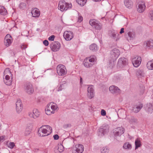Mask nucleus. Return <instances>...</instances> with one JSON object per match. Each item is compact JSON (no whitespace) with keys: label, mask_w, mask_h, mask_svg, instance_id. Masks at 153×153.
<instances>
[{"label":"nucleus","mask_w":153,"mask_h":153,"mask_svg":"<svg viewBox=\"0 0 153 153\" xmlns=\"http://www.w3.org/2000/svg\"><path fill=\"white\" fill-rule=\"evenodd\" d=\"M52 131L51 127L48 125H43L39 129L38 133L39 136L44 137L49 135Z\"/></svg>","instance_id":"1"},{"label":"nucleus","mask_w":153,"mask_h":153,"mask_svg":"<svg viewBox=\"0 0 153 153\" xmlns=\"http://www.w3.org/2000/svg\"><path fill=\"white\" fill-rule=\"evenodd\" d=\"M96 60V56H92L85 59L83 62L84 66L87 68L91 67L94 64V62Z\"/></svg>","instance_id":"2"},{"label":"nucleus","mask_w":153,"mask_h":153,"mask_svg":"<svg viewBox=\"0 0 153 153\" xmlns=\"http://www.w3.org/2000/svg\"><path fill=\"white\" fill-rule=\"evenodd\" d=\"M72 6L71 4H69L65 1H59L58 8L61 11L66 10L68 8H71Z\"/></svg>","instance_id":"3"},{"label":"nucleus","mask_w":153,"mask_h":153,"mask_svg":"<svg viewBox=\"0 0 153 153\" xmlns=\"http://www.w3.org/2000/svg\"><path fill=\"white\" fill-rule=\"evenodd\" d=\"M56 71L57 74L61 76L65 75L67 71L65 67L62 64H59L57 65Z\"/></svg>","instance_id":"4"},{"label":"nucleus","mask_w":153,"mask_h":153,"mask_svg":"<svg viewBox=\"0 0 153 153\" xmlns=\"http://www.w3.org/2000/svg\"><path fill=\"white\" fill-rule=\"evenodd\" d=\"M24 89L26 92L29 94H32L34 91L32 85L29 82H26L25 84Z\"/></svg>","instance_id":"5"},{"label":"nucleus","mask_w":153,"mask_h":153,"mask_svg":"<svg viewBox=\"0 0 153 153\" xmlns=\"http://www.w3.org/2000/svg\"><path fill=\"white\" fill-rule=\"evenodd\" d=\"M89 23L91 26L94 27L96 29L100 30L102 28V25L97 20L95 19H90Z\"/></svg>","instance_id":"6"},{"label":"nucleus","mask_w":153,"mask_h":153,"mask_svg":"<svg viewBox=\"0 0 153 153\" xmlns=\"http://www.w3.org/2000/svg\"><path fill=\"white\" fill-rule=\"evenodd\" d=\"M109 127L108 125L101 127L98 129V136H103L105 134L108 132Z\"/></svg>","instance_id":"7"},{"label":"nucleus","mask_w":153,"mask_h":153,"mask_svg":"<svg viewBox=\"0 0 153 153\" xmlns=\"http://www.w3.org/2000/svg\"><path fill=\"white\" fill-rule=\"evenodd\" d=\"M84 150V147L81 144H76L72 151V153H82Z\"/></svg>","instance_id":"8"},{"label":"nucleus","mask_w":153,"mask_h":153,"mask_svg":"<svg viewBox=\"0 0 153 153\" xmlns=\"http://www.w3.org/2000/svg\"><path fill=\"white\" fill-rule=\"evenodd\" d=\"M120 55L119 50L116 48H114L111 51L110 58L113 60H116Z\"/></svg>","instance_id":"9"},{"label":"nucleus","mask_w":153,"mask_h":153,"mask_svg":"<svg viewBox=\"0 0 153 153\" xmlns=\"http://www.w3.org/2000/svg\"><path fill=\"white\" fill-rule=\"evenodd\" d=\"M64 39L67 41H70L73 38V34L71 31H66L63 33Z\"/></svg>","instance_id":"10"},{"label":"nucleus","mask_w":153,"mask_h":153,"mask_svg":"<svg viewBox=\"0 0 153 153\" xmlns=\"http://www.w3.org/2000/svg\"><path fill=\"white\" fill-rule=\"evenodd\" d=\"M51 50L54 52L58 51L60 48V44L59 42H55L50 45Z\"/></svg>","instance_id":"11"},{"label":"nucleus","mask_w":153,"mask_h":153,"mask_svg":"<svg viewBox=\"0 0 153 153\" xmlns=\"http://www.w3.org/2000/svg\"><path fill=\"white\" fill-rule=\"evenodd\" d=\"M128 64V60L125 57H121L118 60L117 65L118 66L122 68Z\"/></svg>","instance_id":"12"},{"label":"nucleus","mask_w":153,"mask_h":153,"mask_svg":"<svg viewBox=\"0 0 153 153\" xmlns=\"http://www.w3.org/2000/svg\"><path fill=\"white\" fill-rule=\"evenodd\" d=\"M12 42V38L9 34H7L4 39V44L7 47H8L10 45Z\"/></svg>","instance_id":"13"},{"label":"nucleus","mask_w":153,"mask_h":153,"mask_svg":"<svg viewBox=\"0 0 153 153\" xmlns=\"http://www.w3.org/2000/svg\"><path fill=\"white\" fill-rule=\"evenodd\" d=\"M40 114V112L36 109H34L32 112H30L29 113V116L30 117L35 119L39 117Z\"/></svg>","instance_id":"14"},{"label":"nucleus","mask_w":153,"mask_h":153,"mask_svg":"<svg viewBox=\"0 0 153 153\" xmlns=\"http://www.w3.org/2000/svg\"><path fill=\"white\" fill-rule=\"evenodd\" d=\"M132 61L134 66L135 67H137L141 64V58L140 57H138L137 58L134 57L132 59Z\"/></svg>","instance_id":"15"},{"label":"nucleus","mask_w":153,"mask_h":153,"mask_svg":"<svg viewBox=\"0 0 153 153\" xmlns=\"http://www.w3.org/2000/svg\"><path fill=\"white\" fill-rule=\"evenodd\" d=\"M109 90L112 94H120V90L117 86L114 85H112L109 88Z\"/></svg>","instance_id":"16"},{"label":"nucleus","mask_w":153,"mask_h":153,"mask_svg":"<svg viewBox=\"0 0 153 153\" xmlns=\"http://www.w3.org/2000/svg\"><path fill=\"white\" fill-rule=\"evenodd\" d=\"M87 96L90 99L93 98L94 96V90L92 86L89 85L88 88Z\"/></svg>","instance_id":"17"},{"label":"nucleus","mask_w":153,"mask_h":153,"mask_svg":"<svg viewBox=\"0 0 153 153\" xmlns=\"http://www.w3.org/2000/svg\"><path fill=\"white\" fill-rule=\"evenodd\" d=\"M124 131L125 129L123 128L122 127H118L116 128L114 134L116 136H120L124 133Z\"/></svg>","instance_id":"18"},{"label":"nucleus","mask_w":153,"mask_h":153,"mask_svg":"<svg viewBox=\"0 0 153 153\" xmlns=\"http://www.w3.org/2000/svg\"><path fill=\"white\" fill-rule=\"evenodd\" d=\"M138 7L137 9L138 11L140 13H143L146 9L145 3L143 2H140L138 5Z\"/></svg>","instance_id":"19"},{"label":"nucleus","mask_w":153,"mask_h":153,"mask_svg":"<svg viewBox=\"0 0 153 153\" xmlns=\"http://www.w3.org/2000/svg\"><path fill=\"white\" fill-rule=\"evenodd\" d=\"M4 82L6 85H11L12 78H10L9 75H7L5 76V78H4Z\"/></svg>","instance_id":"20"},{"label":"nucleus","mask_w":153,"mask_h":153,"mask_svg":"<svg viewBox=\"0 0 153 153\" xmlns=\"http://www.w3.org/2000/svg\"><path fill=\"white\" fill-rule=\"evenodd\" d=\"M143 104L141 103H140L139 104L136 105L133 108V110L134 112L137 113L143 108Z\"/></svg>","instance_id":"21"},{"label":"nucleus","mask_w":153,"mask_h":153,"mask_svg":"<svg viewBox=\"0 0 153 153\" xmlns=\"http://www.w3.org/2000/svg\"><path fill=\"white\" fill-rule=\"evenodd\" d=\"M124 3L125 6L129 9L131 8L133 5V2L131 0H124Z\"/></svg>","instance_id":"22"},{"label":"nucleus","mask_w":153,"mask_h":153,"mask_svg":"<svg viewBox=\"0 0 153 153\" xmlns=\"http://www.w3.org/2000/svg\"><path fill=\"white\" fill-rule=\"evenodd\" d=\"M126 119L131 124H134L137 123V119L132 117H128L127 116L126 118Z\"/></svg>","instance_id":"23"},{"label":"nucleus","mask_w":153,"mask_h":153,"mask_svg":"<svg viewBox=\"0 0 153 153\" xmlns=\"http://www.w3.org/2000/svg\"><path fill=\"white\" fill-rule=\"evenodd\" d=\"M31 13L33 17H38L40 15V12L38 9L36 8L33 10L31 12Z\"/></svg>","instance_id":"24"},{"label":"nucleus","mask_w":153,"mask_h":153,"mask_svg":"<svg viewBox=\"0 0 153 153\" xmlns=\"http://www.w3.org/2000/svg\"><path fill=\"white\" fill-rule=\"evenodd\" d=\"M146 109L148 112L151 113L153 110V105L151 103L147 104Z\"/></svg>","instance_id":"25"},{"label":"nucleus","mask_w":153,"mask_h":153,"mask_svg":"<svg viewBox=\"0 0 153 153\" xmlns=\"http://www.w3.org/2000/svg\"><path fill=\"white\" fill-rule=\"evenodd\" d=\"M89 48L91 51L95 52L98 50V47L95 44L93 43L89 46Z\"/></svg>","instance_id":"26"},{"label":"nucleus","mask_w":153,"mask_h":153,"mask_svg":"<svg viewBox=\"0 0 153 153\" xmlns=\"http://www.w3.org/2000/svg\"><path fill=\"white\" fill-rule=\"evenodd\" d=\"M45 111L46 114L48 115H50L51 114H53L55 112L54 111L51 110L50 107L48 105L46 108L45 109Z\"/></svg>","instance_id":"27"},{"label":"nucleus","mask_w":153,"mask_h":153,"mask_svg":"<svg viewBox=\"0 0 153 153\" xmlns=\"http://www.w3.org/2000/svg\"><path fill=\"white\" fill-rule=\"evenodd\" d=\"M146 66L149 70H153V59L148 62Z\"/></svg>","instance_id":"28"},{"label":"nucleus","mask_w":153,"mask_h":153,"mask_svg":"<svg viewBox=\"0 0 153 153\" xmlns=\"http://www.w3.org/2000/svg\"><path fill=\"white\" fill-rule=\"evenodd\" d=\"M135 149H136L141 146V144L140 139L139 138H137L135 141Z\"/></svg>","instance_id":"29"},{"label":"nucleus","mask_w":153,"mask_h":153,"mask_svg":"<svg viewBox=\"0 0 153 153\" xmlns=\"http://www.w3.org/2000/svg\"><path fill=\"white\" fill-rule=\"evenodd\" d=\"M128 36L130 38V40L133 39L135 37V34L133 31H130L127 33Z\"/></svg>","instance_id":"30"},{"label":"nucleus","mask_w":153,"mask_h":153,"mask_svg":"<svg viewBox=\"0 0 153 153\" xmlns=\"http://www.w3.org/2000/svg\"><path fill=\"white\" fill-rule=\"evenodd\" d=\"M146 45L147 47L149 48H153V40L150 39L148 41L146 42Z\"/></svg>","instance_id":"31"},{"label":"nucleus","mask_w":153,"mask_h":153,"mask_svg":"<svg viewBox=\"0 0 153 153\" xmlns=\"http://www.w3.org/2000/svg\"><path fill=\"white\" fill-rule=\"evenodd\" d=\"M53 102H51L50 104H48V105L50 107L51 110L53 111H54L57 109L58 107L56 105V104L55 105H53Z\"/></svg>","instance_id":"32"},{"label":"nucleus","mask_w":153,"mask_h":153,"mask_svg":"<svg viewBox=\"0 0 153 153\" xmlns=\"http://www.w3.org/2000/svg\"><path fill=\"white\" fill-rule=\"evenodd\" d=\"M87 0H76L78 4L81 6H84L86 4Z\"/></svg>","instance_id":"33"},{"label":"nucleus","mask_w":153,"mask_h":153,"mask_svg":"<svg viewBox=\"0 0 153 153\" xmlns=\"http://www.w3.org/2000/svg\"><path fill=\"white\" fill-rule=\"evenodd\" d=\"M132 146L129 143H126L123 145V148L124 149H130L131 148Z\"/></svg>","instance_id":"34"},{"label":"nucleus","mask_w":153,"mask_h":153,"mask_svg":"<svg viewBox=\"0 0 153 153\" xmlns=\"http://www.w3.org/2000/svg\"><path fill=\"white\" fill-rule=\"evenodd\" d=\"M137 74L140 77H143L145 76V74L143 70H139L137 71Z\"/></svg>","instance_id":"35"},{"label":"nucleus","mask_w":153,"mask_h":153,"mask_svg":"<svg viewBox=\"0 0 153 153\" xmlns=\"http://www.w3.org/2000/svg\"><path fill=\"white\" fill-rule=\"evenodd\" d=\"M7 13V10L4 6H3V8L2 7L1 8L0 13L1 14L3 15H6Z\"/></svg>","instance_id":"36"},{"label":"nucleus","mask_w":153,"mask_h":153,"mask_svg":"<svg viewBox=\"0 0 153 153\" xmlns=\"http://www.w3.org/2000/svg\"><path fill=\"white\" fill-rule=\"evenodd\" d=\"M117 35V32L116 31L112 30L111 31L110 36L112 37L113 39H115L116 36Z\"/></svg>","instance_id":"37"},{"label":"nucleus","mask_w":153,"mask_h":153,"mask_svg":"<svg viewBox=\"0 0 153 153\" xmlns=\"http://www.w3.org/2000/svg\"><path fill=\"white\" fill-rule=\"evenodd\" d=\"M101 153H108L109 151V149L107 147L102 148L101 150Z\"/></svg>","instance_id":"38"},{"label":"nucleus","mask_w":153,"mask_h":153,"mask_svg":"<svg viewBox=\"0 0 153 153\" xmlns=\"http://www.w3.org/2000/svg\"><path fill=\"white\" fill-rule=\"evenodd\" d=\"M58 150L60 152H62L64 149V148L62 145L60 144L58 146Z\"/></svg>","instance_id":"39"},{"label":"nucleus","mask_w":153,"mask_h":153,"mask_svg":"<svg viewBox=\"0 0 153 153\" xmlns=\"http://www.w3.org/2000/svg\"><path fill=\"white\" fill-rule=\"evenodd\" d=\"M19 7L21 9L23 10L26 7V4L24 3H21L20 4Z\"/></svg>","instance_id":"40"},{"label":"nucleus","mask_w":153,"mask_h":153,"mask_svg":"<svg viewBox=\"0 0 153 153\" xmlns=\"http://www.w3.org/2000/svg\"><path fill=\"white\" fill-rule=\"evenodd\" d=\"M7 145L8 147L11 149H13L15 146L14 143L13 142H10Z\"/></svg>","instance_id":"41"},{"label":"nucleus","mask_w":153,"mask_h":153,"mask_svg":"<svg viewBox=\"0 0 153 153\" xmlns=\"http://www.w3.org/2000/svg\"><path fill=\"white\" fill-rule=\"evenodd\" d=\"M4 75L7 74H11L10 68H6L4 71Z\"/></svg>","instance_id":"42"},{"label":"nucleus","mask_w":153,"mask_h":153,"mask_svg":"<svg viewBox=\"0 0 153 153\" xmlns=\"http://www.w3.org/2000/svg\"><path fill=\"white\" fill-rule=\"evenodd\" d=\"M23 106H20L18 107H16V111L18 113H19L22 111Z\"/></svg>","instance_id":"43"},{"label":"nucleus","mask_w":153,"mask_h":153,"mask_svg":"<svg viewBox=\"0 0 153 153\" xmlns=\"http://www.w3.org/2000/svg\"><path fill=\"white\" fill-rule=\"evenodd\" d=\"M65 84V83H64L63 84H61L60 86L59 87L58 89L57 90V91H60L62 90V89H64V85Z\"/></svg>","instance_id":"44"},{"label":"nucleus","mask_w":153,"mask_h":153,"mask_svg":"<svg viewBox=\"0 0 153 153\" xmlns=\"http://www.w3.org/2000/svg\"><path fill=\"white\" fill-rule=\"evenodd\" d=\"M16 107L22 106V103L20 100H18L16 102Z\"/></svg>","instance_id":"45"},{"label":"nucleus","mask_w":153,"mask_h":153,"mask_svg":"<svg viewBox=\"0 0 153 153\" xmlns=\"http://www.w3.org/2000/svg\"><path fill=\"white\" fill-rule=\"evenodd\" d=\"M31 130H30L28 128H26L25 132V135L27 136L29 135L30 133Z\"/></svg>","instance_id":"46"},{"label":"nucleus","mask_w":153,"mask_h":153,"mask_svg":"<svg viewBox=\"0 0 153 153\" xmlns=\"http://www.w3.org/2000/svg\"><path fill=\"white\" fill-rule=\"evenodd\" d=\"M33 128V126L30 123L27 124V128H28L30 130L32 129V128Z\"/></svg>","instance_id":"47"},{"label":"nucleus","mask_w":153,"mask_h":153,"mask_svg":"<svg viewBox=\"0 0 153 153\" xmlns=\"http://www.w3.org/2000/svg\"><path fill=\"white\" fill-rule=\"evenodd\" d=\"M54 38H55L54 36L52 35L49 37L48 39L49 40V41H52L54 40Z\"/></svg>","instance_id":"48"},{"label":"nucleus","mask_w":153,"mask_h":153,"mask_svg":"<svg viewBox=\"0 0 153 153\" xmlns=\"http://www.w3.org/2000/svg\"><path fill=\"white\" fill-rule=\"evenodd\" d=\"M43 43L45 46H48L49 44L47 40H45L43 42Z\"/></svg>","instance_id":"49"},{"label":"nucleus","mask_w":153,"mask_h":153,"mask_svg":"<svg viewBox=\"0 0 153 153\" xmlns=\"http://www.w3.org/2000/svg\"><path fill=\"white\" fill-rule=\"evenodd\" d=\"M106 114V112L104 109H102L101 111V114L102 116H105Z\"/></svg>","instance_id":"50"},{"label":"nucleus","mask_w":153,"mask_h":153,"mask_svg":"<svg viewBox=\"0 0 153 153\" xmlns=\"http://www.w3.org/2000/svg\"><path fill=\"white\" fill-rule=\"evenodd\" d=\"M83 20V18L82 16H79L78 18V21L79 22H81Z\"/></svg>","instance_id":"51"},{"label":"nucleus","mask_w":153,"mask_h":153,"mask_svg":"<svg viewBox=\"0 0 153 153\" xmlns=\"http://www.w3.org/2000/svg\"><path fill=\"white\" fill-rule=\"evenodd\" d=\"M5 136H3L1 137H0V142L1 141H3L5 140L4 139Z\"/></svg>","instance_id":"52"},{"label":"nucleus","mask_w":153,"mask_h":153,"mask_svg":"<svg viewBox=\"0 0 153 153\" xmlns=\"http://www.w3.org/2000/svg\"><path fill=\"white\" fill-rule=\"evenodd\" d=\"M150 17L151 19L153 20V11L150 12Z\"/></svg>","instance_id":"53"},{"label":"nucleus","mask_w":153,"mask_h":153,"mask_svg":"<svg viewBox=\"0 0 153 153\" xmlns=\"http://www.w3.org/2000/svg\"><path fill=\"white\" fill-rule=\"evenodd\" d=\"M53 138L54 140H57L59 138V136L57 134H55L53 136Z\"/></svg>","instance_id":"54"},{"label":"nucleus","mask_w":153,"mask_h":153,"mask_svg":"<svg viewBox=\"0 0 153 153\" xmlns=\"http://www.w3.org/2000/svg\"><path fill=\"white\" fill-rule=\"evenodd\" d=\"M71 125L69 124H67L64 125L63 126L64 128H67L68 127H70Z\"/></svg>","instance_id":"55"},{"label":"nucleus","mask_w":153,"mask_h":153,"mask_svg":"<svg viewBox=\"0 0 153 153\" xmlns=\"http://www.w3.org/2000/svg\"><path fill=\"white\" fill-rule=\"evenodd\" d=\"M124 28H121L120 31V34H122V33H124Z\"/></svg>","instance_id":"56"},{"label":"nucleus","mask_w":153,"mask_h":153,"mask_svg":"<svg viewBox=\"0 0 153 153\" xmlns=\"http://www.w3.org/2000/svg\"><path fill=\"white\" fill-rule=\"evenodd\" d=\"M27 48V46L25 45H23L21 46V48L23 49H25Z\"/></svg>","instance_id":"57"},{"label":"nucleus","mask_w":153,"mask_h":153,"mask_svg":"<svg viewBox=\"0 0 153 153\" xmlns=\"http://www.w3.org/2000/svg\"><path fill=\"white\" fill-rule=\"evenodd\" d=\"M82 82V78L80 77V83H81Z\"/></svg>","instance_id":"58"},{"label":"nucleus","mask_w":153,"mask_h":153,"mask_svg":"<svg viewBox=\"0 0 153 153\" xmlns=\"http://www.w3.org/2000/svg\"><path fill=\"white\" fill-rule=\"evenodd\" d=\"M51 70L52 72V70Z\"/></svg>","instance_id":"59"}]
</instances>
